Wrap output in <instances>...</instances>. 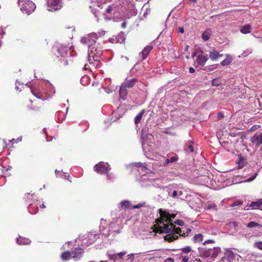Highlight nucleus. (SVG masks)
Wrapping results in <instances>:
<instances>
[{
	"mask_svg": "<svg viewBox=\"0 0 262 262\" xmlns=\"http://www.w3.org/2000/svg\"><path fill=\"white\" fill-rule=\"evenodd\" d=\"M250 141L256 145L262 144V134L256 133L251 138Z\"/></svg>",
	"mask_w": 262,
	"mask_h": 262,
	"instance_id": "nucleus-8",
	"label": "nucleus"
},
{
	"mask_svg": "<svg viewBox=\"0 0 262 262\" xmlns=\"http://www.w3.org/2000/svg\"><path fill=\"white\" fill-rule=\"evenodd\" d=\"M68 49L66 47L60 46L57 49V52L59 55L61 57H64L65 55L67 54Z\"/></svg>",
	"mask_w": 262,
	"mask_h": 262,
	"instance_id": "nucleus-19",
	"label": "nucleus"
},
{
	"mask_svg": "<svg viewBox=\"0 0 262 262\" xmlns=\"http://www.w3.org/2000/svg\"><path fill=\"white\" fill-rule=\"evenodd\" d=\"M212 250L213 252H211V257L212 258H215L218 255L219 252H220V249L218 247H214Z\"/></svg>",
	"mask_w": 262,
	"mask_h": 262,
	"instance_id": "nucleus-29",
	"label": "nucleus"
},
{
	"mask_svg": "<svg viewBox=\"0 0 262 262\" xmlns=\"http://www.w3.org/2000/svg\"><path fill=\"white\" fill-rule=\"evenodd\" d=\"M180 258L181 259V262H189V259H190V254L188 255H184L183 253L180 254Z\"/></svg>",
	"mask_w": 262,
	"mask_h": 262,
	"instance_id": "nucleus-24",
	"label": "nucleus"
},
{
	"mask_svg": "<svg viewBox=\"0 0 262 262\" xmlns=\"http://www.w3.org/2000/svg\"><path fill=\"white\" fill-rule=\"evenodd\" d=\"M212 251V249L204 250L203 252L201 253V256L202 257H208L209 256H211Z\"/></svg>",
	"mask_w": 262,
	"mask_h": 262,
	"instance_id": "nucleus-26",
	"label": "nucleus"
},
{
	"mask_svg": "<svg viewBox=\"0 0 262 262\" xmlns=\"http://www.w3.org/2000/svg\"><path fill=\"white\" fill-rule=\"evenodd\" d=\"M189 72L190 73H193L195 72V70H194V69L193 68L190 67L189 69Z\"/></svg>",
	"mask_w": 262,
	"mask_h": 262,
	"instance_id": "nucleus-55",
	"label": "nucleus"
},
{
	"mask_svg": "<svg viewBox=\"0 0 262 262\" xmlns=\"http://www.w3.org/2000/svg\"><path fill=\"white\" fill-rule=\"evenodd\" d=\"M112 11V8L111 6H108L106 9L105 12L107 13H111Z\"/></svg>",
	"mask_w": 262,
	"mask_h": 262,
	"instance_id": "nucleus-47",
	"label": "nucleus"
},
{
	"mask_svg": "<svg viewBox=\"0 0 262 262\" xmlns=\"http://www.w3.org/2000/svg\"><path fill=\"white\" fill-rule=\"evenodd\" d=\"M217 117L219 119H222L224 117V115L223 113L222 112H219L217 113Z\"/></svg>",
	"mask_w": 262,
	"mask_h": 262,
	"instance_id": "nucleus-46",
	"label": "nucleus"
},
{
	"mask_svg": "<svg viewBox=\"0 0 262 262\" xmlns=\"http://www.w3.org/2000/svg\"><path fill=\"white\" fill-rule=\"evenodd\" d=\"M38 211V207H36V210L34 212H32V213L35 214Z\"/></svg>",
	"mask_w": 262,
	"mask_h": 262,
	"instance_id": "nucleus-63",
	"label": "nucleus"
},
{
	"mask_svg": "<svg viewBox=\"0 0 262 262\" xmlns=\"http://www.w3.org/2000/svg\"><path fill=\"white\" fill-rule=\"evenodd\" d=\"M84 252L82 248H75L72 252V258L75 261L79 260L82 257Z\"/></svg>",
	"mask_w": 262,
	"mask_h": 262,
	"instance_id": "nucleus-7",
	"label": "nucleus"
},
{
	"mask_svg": "<svg viewBox=\"0 0 262 262\" xmlns=\"http://www.w3.org/2000/svg\"><path fill=\"white\" fill-rule=\"evenodd\" d=\"M177 195H178V192H177V191L174 190V191L173 192L172 194V196L173 198H176V197H177Z\"/></svg>",
	"mask_w": 262,
	"mask_h": 262,
	"instance_id": "nucleus-53",
	"label": "nucleus"
},
{
	"mask_svg": "<svg viewBox=\"0 0 262 262\" xmlns=\"http://www.w3.org/2000/svg\"><path fill=\"white\" fill-rule=\"evenodd\" d=\"M165 262H174L173 260H172V258H167L165 260Z\"/></svg>",
	"mask_w": 262,
	"mask_h": 262,
	"instance_id": "nucleus-57",
	"label": "nucleus"
},
{
	"mask_svg": "<svg viewBox=\"0 0 262 262\" xmlns=\"http://www.w3.org/2000/svg\"><path fill=\"white\" fill-rule=\"evenodd\" d=\"M47 7L50 11L59 10L61 8L60 0H47Z\"/></svg>",
	"mask_w": 262,
	"mask_h": 262,
	"instance_id": "nucleus-5",
	"label": "nucleus"
},
{
	"mask_svg": "<svg viewBox=\"0 0 262 262\" xmlns=\"http://www.w3.org/2000/svg\"><path fill=\"white\" fill-rule=\"evenodd\" d=\"M193 142L192 140L188 141L185 145V149L186 150H189L190 152H193L194 149L193 147Z\"/></svg>",
	"mask_w": 262,
	"mask_h": 262,
	"instance_id": "nucleus-17",
	"label": "nucleus"
},
{
	"mask_svg": "<svg viewBox=\"0 0 262 262\" xmlns=\"http://www.w3.org/2000/svg\"><path fill=\"white\" fill-rule=\"evenodd\" d=\"M110 259H111V260H115L116 257L115 255H111V256H110Z\"/></svg>",
	"mask_w": 262,
	"mask_h": 262,
	"instance_id": "nucleus-58",
	"label": "nucleus"
},
{
	"mask_svg": "<svg viewBox=\"0 0 262 262\" xmlns=\"http://www.w3.org/2000/svg\"><path fill=\"white\" fill-rule=\"evenodd\" d=\"M180 250L183 253L186 254L187 255L191 251V248L189 246H187L185 248L181 249Z\"/></svg>",
	"mask_w": 262,
	"mask_h": 262,
	"instance_id": "nucleus-35",
	"label": "nucleus"
},
{
	"mask_svg": "<svg viewBox=\"0 0 262 262\" xmlns=\"http://www.w3.org/2000/svg\"><path fill=\"white\" fill-rule=\"evenodd\" d=\"M169 224H163V226H158L156 232L170 233L172 232L175 225L172 223H168Z\"/></svg>",
	"mask_w": 262,
	"mask_h": 262,
	"instance_id": "nucleus-4",
	"label": "nucleus"
},
{
	"mask_svg": "<svg viewBox=\"0 0 262 262\" xmlns=\"http://www.w3.org/2000/svg\"><path fill=\"white\" fill-rule=\"evenodd\" d=\"M120 258H122L123 256H124L125 254V252H120L117 254Z\"/></svg>",
	"mask_w": 262,
	"mask_h": 262,
	"instance_id": "nucleus-56",
	"label": "nucleus"
},
{
	"mask_svg": "<svg viewBox=\"0 0 262 262\" xmlns=\"http://www.w3.org/2000/svg\"><path fill=\"white\" fill-rule=\"evenodd\" d=\"M254 246L255 247L262 250V242H255Z\"/></svg>",
	"mask_w": 262,
	"mask_h": 262,
	"instance_id": "nucleus-39",
	"label": "nucleus"
},
{
	"mask_svg": "<svg viewBox=\"0 0 262 262\" xmlns=\"http://www.w3.org/2000/svg\"><path fill=\"white\" fill-rule=\"evenodd\" d=\"M137 79L136 78H133L132 79H130L129 80H127L124 84L123 85L126 88H130L133 87L137 82Z\"/></svg>",
	"mask_w": 262,
	"mask_h": 262,
	"instance_id": "nucleus-21",
	"label": "nucleus"
},
{
	"mask_svg": "<svg viewBox=\"0 0 262 262\" xmlns=\"http://www.w3.org/2000/svg\"><path fill=\"white\" fill-rule=\"evenodd\" d=\"M31 92H32V94L34 96H35L36 98H37L39 99H41L42 100H45L46 99V98L43 96V94L37 90L36 89H31Z\"/></svg>",
	"mask_w": 262,
	"mask_h": 262,
	"instance_id": "nucleus-18",
	"label": "nucleus"
},
{
	"mask_svg": "<svg viewBox=\"0 0 262 262\" xmlns=\"http://www.w3.org/2000/svg\"><path fill=\"white\" fill-rule=\"evenodd\" d=\"M181 232H182V230L180 227H175L172 233L174 234L175 235L179 234L180 235V234H182Z\"/></svg>",
	"mask_w": 262,
	"mask_h": 262,
	"instance_id": "nucleus-37",
	"label": "nucleus"
},
{
	"mask_svg": "<svg viewBox=\"0 0 262 262\" xmlns=\"http://www.w3.org/2000/svg\"><path fill=\"white\" fill-rule=\"evenodd\" d=\"M208 58L207 55L203 54L199 55L196 59V62L198 64L204 66L206 62L208 60Z\"/></svg>",
	"mask_w": 262,
	"mask_h": 262,
	"instance_id": "nucleus-9",
	"label": "nucleus"
},
{
	"mask_svg": "<svg viewBox=\"0 0 262 262\" xmlns=\"http://www.w3.org/2000/svg\"><path fill=\"white\" fill-rule=\"evenodd\" d=\"M143 206H145V203H139L137 205H133L131 207V209H139Z\"/></svg>",
	"mask_w": 262,
	"mask_h": 262,
	"instance_id": "nucleus-38",
	"label": "nucleus"
},
{
	"mask_svg": "<svg viewBox=\"0 0 262 262\" xmlns=\"http://www.w3.org/2000/svg\"><path fill=\"white\" fill-rule=\"evenodd\" d=\"M214 209L215 210L216 209V206L215 204H209L207 207V209Z\"/></svg>",
	"mask_w": 262,
	"mask_h": 262,
	"instance_id": "nucleus-45",
	"label": "nucleus"
},
{
	"mask_svg": "<svg viewBox=\"0 0 262 262\" xmlns=\"http://www.w3.org/2000/svg\"><path fill=\"white\" fill-rule=\"evenodd\" d=\"M177 160H178L177 157H172L170 159V162L171 163H173V162H176L177 161Z\"/></svg>",
	"mask_w": 262,
	"mask_h": 262,
	"instance_id": "nucleus-49",
	"label": "nucleus"
},
{
	"mask_svg": "<svg viewBox=\"0 0 262 262\" xmlns=\"http://www.w3.org/2000/svg\"><path fill=\"white\" fill-rule=\"evenodd\" d=\"M211 34H212L211 30L209 28H208V29H206L204 31V32L203 33L202 37L204 40L207 41L210 38V37L211 35Z\"/></svg>",
	"mask_w": 262,
	"mask_h": 262,
	"instance_id": "nucleus-15",
	"label": "nucleus"
},
{
	"mask_svg": "<svg viewBox=\"0 0 262 262\" xmlns=\"http://www.w3.org/2000/svg\"><path fill=\"white\" fill-rule=\"evenodd\" d=\"M94 168L95 171L100 174H106L111 169L108 163H104L102 162L96 164Z\"/></svg>",
	"mask_w": 262,
	"mask_h": 262,
	"instance_id": "nucleus-3",
	"label": "nucleus"
},
{
	"mask_svg": "<svg viewBox=\"0 0 262 262\" xmlns=\"http://www.w3.org/2000/svg\"><path fill=\"white\" fill-rule=\"evenodd\" d=\"M27 5L30 6L31 8V9L29 10V13H31L32 11H34L35 9V5L32 2H29Z\"/></svg>",
	"mask_w": 262,
	"mask_h": 262,
	"instance_id": "nucleus-36",
	"label": "nucleus"
},
{
	"mask_svg": "<svg viewBox=\"0 0 262 262\" xmlns=\"http://www.w3.org/2000/svg\"><path fill=\"white\" fill-rule=\"evenodd\" d=\"M179 236L178 235H175L172 232L170 233H168L166 235L164 236V239L167 241L169 243H170L176 239L178 238Z\"/></svg>",
	"mask_w": 262,
	"mask_h": 262,
	"instance_id": "nucleus-13",
	"label": "nucleus"
},
{
	"mask_svg": "<svg viewBox=\"0 0 262 262\" xmlns=\"http://www.w3.org/2000/svg\"><path fill=\"white\" fill-rule=\"evenodd\" d=\"M232 224L233 225V226H234V227H237V222H233L232 223Z\"/></svg>",
	"mask_w": 262,
	"mask_h": 262,
	"instance_id": "nucleus-62",
	"label": "nucleus"
},
{
	"mask_svg": "<svg viewBox=\"0 0 262 262\" xmlns=\"http://www.w3.org/2000/svg\"><path fill=\"white\" fill-rule=\"evenodd\" d=\"M152 49V47L150 46H147L144 48L140 54H142V60L146 59L148 56L149 53L150 52Z\"/></svg>",
	"mask_w": 262,
	"mask_h": 262,
	"instance_id": "nucleus-11",
	"label": "nucleus"
},
{
	"mask_svg": "<svg viewBox=\"0 0 262 262\" xmlns=\"http://www.w3.org/2000/svg\"><path fill=\"white\" fill-rule=\"evenodd\" d=\"M120 207L123 209H132L131 207L132 206L131 205V203H130V202H129L128 200L122 201L120 203Z\"/></svg>",
	"mask_w": 262,
	"mask_h": 262,
	"instance_id": "nucleus-20",
	"label": "nucleus"
},
{
	"mask_svg": "<svg viewBox=\"0 0 262 262\" xmlns=\"http://www.w3.org/2000/svg\"><path fill=\"white\" fill-rule=\"evenodd\" d=\"M159 213L160 215V218L156 220V222L159 224L164 223V222L169 223L170 220H169L168 216L169 213L166 211L162 210V209H159Z\"/></svg>",
	"mask_w": 262,
	"mask_h": 262,
	"instance_id": "nucleus-6",
	"label": "nucleus"
},
{
	"mask_svg": "<svg viewBox=\"0 0 262 262\" xmlns=\"http://www.w3.org/2000/svg\"><path fill=\"white\" fill-rule=\"evenodd\" d=\"M40 207L41 208H45L46 207L44 203L42 204L41 205H40Z\"/></svg>",
	"mask_w": 262,
	"mask_h": 262,
	"instance_id": "nucleus-61",
	"label": "nucleus"
},
{
	"mask_svg": "<svg viewBox=\"0 0 262 262\" xmlns=\"http://www.w3.org/2000/svg\"><path fill=\"white\" fill-rule=\"evenodd\" d=\"M191 230L189 228L186 230V231L185 233H183L182 234H180V236L185 237L188 235V234L191 232Z\"/></svg>",
	"mask_w": 262,
	"mask_h": 262,
	"instance_id": "nucleus-43",
	"label": "nucleus"
},
{
	"mask_svg": "<svg viewBox=\"0 0 262 262\" xmlns=\"http://www.w3.org/2000/svg\"><path fill=\"white\" fill-rule=\"evenodd\" d=\"M262 206V199L257 200L255 202H252L250 205V206L252 207L253 209H259L262 210L261 208Z\"/></svg>",
	"mask_w": 262,
	"mask_h": 262,
	"instance_id": "nucleus-12",
	"label": "nucleus"
},
{
	"mask_svg": "<svg viewBox=\"0 0 262 262\" xmlns=\"http://www.w3.org/2000/svg\"><path fill=\"white\" fill-rule=\"evenodd\" d=\"M72 252L70 251H67L63 252L61 255V258L63 261H68L72 258Z\"/></svg>",
	"mask_w": 262,
	"mask_h": 262,
	"instance_id": "nucleus-16",
	"label": "nucleus"
},
{
	"mask_svg": "<svg viewBox=\"0 0 262 262\" xmlns=\"http://www.w3.org/2000/svg\"><path fill=\"white\" fill-rule=\"evenodd\" d=\"M174 223L181 226H183L184 225V222L181 220H177L174 222Z\"/></svg>",
	"mask_w": 262,
	"mask_h": 262,
	"instance_id": "nucleus-41",
	"label": "nucleus"
},
{
	"mask_svg": "<svg viewBox=\"0 0 262 262\" xmlns=\"http://www.w3.org/2000/svg\"><path fill=\"white\" fill-rule=\"evenodd\" d=\"M104 31L90 33L86 37L82 38L81 42L86 45L89 48H90L91 47L94 46L96 42V40H97L99 37L104 36Z\"/></svg>",
	"mask_w": 262,
	"mask_h": 262,
	"instance_id": "nucleus-1",
	"label": "nucleus"
},
{
	"mask_svg": "<svg viewBox=\"0 0 262 262\" xmlns=\"http://www.w3.org/2000/svg\"><path fill=\"white\" fill-rule=\"evenodd\" d=\"M228 255L230 258H233L234 257V254L231 251H228Z\"/></svg>",
	"mask_w": 262,
	"mask_h": 262,
	"instance_id": "nucleus-50",
	"label": "nucleus"
},
{
	"mask_svg": "<svg viewBox=\"0 0 262 262\" xmlns=\"http://www.w3.org/2000/svg\"><path fill=\"white\" fill-rule=\"evenodd\" d=\"M232 59L228 56L227 58L221 62V64L222 66H225L229 65L232 62Z\"/></svg>",
	"mask_w": 262,
	"mask_h": 262,
	"instance_id": "nucleus-31",
	"label": "nucleus"
},
{
	"mask_svg": "<svg viewBox=\"0 0 262 262\" xmlns=\"http://www.w3.org/2000/svg\"><path fill=\"white\" fill-rule=\"evenodd\" d=\"M125 87H124V86L123 85L120 89V91H119V94H120V97L123 99H125V97L126 96V94H127V92H126V90L125 89Z\"/></svg>",
	"mask_w": 262,
	"mask_h": 262,
	"instance_id": "nucleus-25",
	"label": "nucleus"
},
{
	"mask_svg": "<svg viewBox=\"0 0 262 262\" xmlns=\"http://www.w3.org/2000/svg\"><path fill=\"white\" fill-rule=\"evenodd\" d=\"M195 261H198V262H200L201 260L200 259H199V258H196L195 259Z\"/></svg>",
	"mask_w": 262,
	"mask_h": 262,
	"instance_id": "nucleus-64",
	"label": "nucleus"
},
{
	"mask_svg": "<svg viewBox=\"0 0 262 262\" xmlns=\"http://www.w3.org/2000/svg\"><path fill=\"white\" fill-rule=\"evenodd\" d=\"M176 214H173V213H171V214L169 213V215L168 216L169 220H170L169 223H172V219H174L176 217Z\"/></svg>",
	"mask_w": 262,
	"mask_h": 262,
	"instance_id": "nucleus-44",
	"label": "nucleus"
},
{
	"mask_svg": "<svg viewBox=\"0 0 262 262\" xmlns=\"http://www.w3.org/2000/svg\"><path fill=\"white\" fill-rule=\"evenodd\" d=\"M251 26L249 24L242 26L240 29V31L243 34H247L250 32Z\"/></svg>",
	"mask_w": 262,
	"mask_h": 262,
	"instance_id": "nucleus-23",
	"label": "nucleus"
},
{
	"mask_svg": "<svg viewBox=\"0 0 262 262\" xmlns=\"http://www.w3.org/2000/svg\"><path fill=\"white\" fill-rule=\"evenodd\" d=\"M144 113H145L144 110H141V112L135 118L134 121H135V123L136 125H138V124L140 122Z\"/></svg>",
	"mask_w": 262,
	"mask_h": 262,
	"instance_id": "nucleus-22",
	"label": "nucleus"
},
{
	"mask_svg": "<svg viewBox=\"0 0 262 262\" xmlns=\"http://www.w3.org/2000/svg\"><path fill=\"white\" fill-rule=\"evenodd\" d=\"M222 56V55L216 50H212L209 52L210 58L212 60H216Z\"/></svg>",
	"mask_w": 262,
	"mask_h": 262,
	"instance_id": "nucleus-10",
	"label": "nucleus"
},
{
	"mask_svg": "<svg viewBox=\"0 0 262 262\" xmlns=\"http://www.w3.org/2000/svg\"><path fill=\"white\" fill-rule=\"evenodd\" d=\"M214 242L213 241V240H211V239H208L207 241H205L204 243H203V245H206V244H208V243H214Z\"/></svg>",
	"mask_w": 262,
	"mask_h": 262,
	"instance_id": "nucleus-51",
	"label": "nucleus"
},
{
	"mask_svg": "<svg viewBox=\"0 0 262 262\" xmlns=\"http://www.w3.org/2000/svg\"><path fill=\"white\" fill-rule=\"evenodd\" d=\"M170 162V159H166L165 160V161L164 164H166V165H167V164H168V163H169Z\"/></svg>",
	"mask_w": 262,
	"mask_h": 262,
	"instance_id": "nucleus-60",
	"label": "nucleus"
},
{
	"mask_svg": "<svg viewBox=\"0 0 262 262\" xmlns=\"http://www.w3.org/2000/svg\"><path fill=\"white\" fill-rule=\"evenodd\" d=\"M257 175V173H255L253 176H252V177H251L249 178L248 179L247 181H248V182H250V181H253V180H254V179L256 177Z\"/></svg>",
	"mask_w": 262,
	"mask_h": 262,
	"instance_id": "nucleus-48",
	"label": "nucleus"
},
{
	"mask_svg": "<svg viewBox=\"0 0 262 262\" xmlns=\"http://www.w3.org/2000/svg\"><path fill=\"white\" fill-rule=\"evenodd\" d=\"M43 103H37V102H35V104H32V109L33 110H36L37 111H40V108H41V104H42Z\"/></svg>",
	"mask_w": 262,
	"mask_h": 262,
	"instance_id": "nucleus-32",
	"label": "nucleus"
},
{
	"mask_svg": "<svg viewBox=\"0 0 262 262\" xmlns=\"http://www.w3.org/2000/svg\"><path fill=\"white\" fill-rule=\"evenodd\" d=\"M137 166L138 167H142L143 169V168H144V169H146V167H145V166H143V165H142V164L141 163H137Z\"/></svg>",
	"mask_w": 262,
	"mask_h": 262,
	"instance_id": "nucleus-52",
	"label": "nucleus"
},
{
	"mask_svg": "<svg viewBox=\"0 0 262 262\" xmlns=\"http://www.w3.org/2000/svg\"><path fill=\"white\" fill-rule=\"evenodd\" d=\"M203 235L201 233L195 234L193 237V241L195 243L202 242L203 241Z\"/></svg>",
	"mask_w": 262,
	"mask_h": 262,
	"instance_id": "nucleus-28",
	"label": "nucleus"
},
{
	"mask_svg": "<svg viewBox=\"0 0 262 262\" xmlns=\"http://www.w3.org/2000/svg\"><path fill=\"white\" fill-rule=\"evenodd\" d=\"M16 242L19 245H28L30 243L31 241L28 238L19 236L17 238Z\"/></svg>",
	"mask_w": 262,
	"mask_h": 262,
	"instance_id": "nucleus-14",
	"label": "nucleus"
},
{
	"mask_svg": "<svg viewBox=\"0 0 262 262\" xmlns=\"http://www.w3.org/2000/svg\"><path fill=\"white\" fill-rule=\"evenodd\" d=\"M61 63H63V64L61 66V67H65L68 65V61L66 60L64 57H62L60 59Z\"/></svg>",
	"mask_w": 262,
	"mask_h": 262,
	"instance_id": "nucleus-40",
	"label": "nucleus"
},
{
	"mask_svg": "<svg viewBox=\"0 0 262 262\" xmlns=\"http://www.w3.org/2000/svg\"><path fill=\"white\" fill-rule=\"evenodd\" d=\"M258 226L262 227L258 223L253 221L249 222L247 225V227L249 228H254Z\"/></svg>",
	"mask_w": 262,
	"mask_h": 262,
	"instance_id": "nucleus-33",
	"label": "nucleus"
},
{
	"mask_svg": "<svg viewBox=\"0 0 262 262\" xmlns=\"http://www.w3.org/2000/svg\"><path fill=\"white\" fill-rule=\"evenodd\" d=\"M178 31H179V32H180L181 33H183L184 32V30L183 27H179L178 28Z\"/></svg>",
	"mask_w": 262,
	"mask_h": 262,
	"instance_id": "nucleus-54",
	"label": "nucleus"
},
{
	"mask_svg": "<svg viewBox=\"0 0 262 262\" xmlns=\"http://www.w3.org/2000/svg\"><path fill=\"white\" fill-rule=\"evenodd\" d=\"M242 203H243V202H242L241 201H239V200L236 201L232 203V206H239V205H242Z\"/></svg>",
	"mask_w": 262,
	"mask_h": 262,
	"instance_id": "nucleus-42",
	"label": "nucleus"
},
{
	"mask_svg": "<svg viewBox=\"0 0 262 262\" xmlns=\"http://www.w3.org/2000/svg\"><path fill=\"white\" fill-rule=\"evenodd\" d=\"M88 54L89 61L90 63H93V61H99L102 52L100 48L95 46L89 48Z\"/></svg>",
	"mask_w": 262,
	"mask_h": 262,
	"instance_id": "nucleus-2",
	"label": "nucleus"
},
{
	"mask_svg": "<svg viewBox=\"0 0 262 262\" xmlns=\"http://www.w3.org/2000/svg\"><path fill=\"white\" fill-rule=\"evenodd\" d=\"M126 27V24L125 22H123L121 24V27L122 28H125Z\"/></svg>",
	"mask_w": 262,
	"mask_h": 262,
	"instance_id": "nucleus-59",
	"label": "nucleus"
},
{
	"mask_svg": "<svg viewBox=\"0 0 262 262\" xmlns=\"http://www.w3.org/2000/svg\"><path fill=\"white\" fill-rule=\"evenodd\" d=\"M125 39V37L124 34L122 32H120L117 36V37H116V39H117V41L120 43H122L123 41H124Z\"/></svg>",
	"mask_w": 262,
	"mask_h": 262,
	"instance_id": "nucleus-27",
	"label": "nucleus"
},
{
	"mask_svg": "<svg viewBox=\"0 0 262 262\" xmlns=\"http://www.w3.org/2000/svg\"><path fill=\"white\" fill-rule=\"evenodd\" d=\"M236 164L239 169L242 168L244 166V160L240 156L238 158V160L237 161Z\"/></svg>",
	"mask_w": 262,
	"mask_h": 262,
	"instance_id": "nucleus-30",
	"label": "nucleus"
},
{
	"mask_svg": "<svg viewBox=\"0 0 262 262\" xmlns=\"http://www.w3.org/2000/svg\"><path fill=\"white\" fill-rule=\"evenodd\" d=\"M68 109H69L68 107H67L66 108V110H67L66 113H67V111H68ZM66 115H67V114H64V112H63L62 111H59L58 113V119L60 120L61 119V121H62L63 120H64Z\"/></svg>",
	"mask_w": 262,
	"mask_h": 262,
	"instance_id": "nucleus-34",
	"label": "nucleus"
}]
</instances>
